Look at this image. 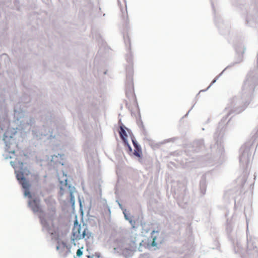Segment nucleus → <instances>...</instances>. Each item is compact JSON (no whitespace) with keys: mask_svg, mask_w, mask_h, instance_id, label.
Returning <instances> with one entry per match:
<instances>
[{"mask_svg":"<svg viewBox=\"0 0 258 258\" xmlns=\"http://www.w3.org/2000/svg\"><path fill=\"white\" fill-rule=\"evenodd\" d=\"M53 214L48 217V222L44 218H40V223L42 226L44 227L51 235L57 233L59 229L60 225V220L55 217V210H53Z\"/></svg>","mask_w":258,"mask_h":258,"instance_id":"1","label":"nucleus"},{"mask_svg":"<svg viewBox=\"0 0 258 258\" xmlns=\"http://www.w3.org/2000/svg\"><path fill=\"white\" fill-rule=\"evenodd\" d=\"M136 248L137 245L135 242L133 241L130 248H125L123 249L122 254L125 258H128L133 255V253L134 251H136Z\"/></svg>","mask_w":258,"mask_h":258,"instance_id":"4","label":"nucleus"},{"mask_svg":"<svg viewBox=\"0 0 258 258\" xmlns=\"http://www.w3.org/2000/svg\"><path fill=\"white\" fill-rule=\"evenodd\" d=\"M119 133L121 139L125 142L127 139V135L123 126H120Z\"/></svg>","mask_w":258,"mask_h":258,"instance_id":"7","label":"nucleus"},{"mask_svg":"<svg viewBox=\"0 0 258 258\" xmlns=\"http://www.w3.org/2000/svg\"><path fill=\"white\" fill-rule=\"evenodd\" d=\"M45 201L46 203H47V200L46 199L45 200Z\"/></svg>","mask_w":258,"mask_h":258,"instance_id":"16","label":"nucleus"},{"mask_svg":"<svg viewBox=\"0 0 258 258\" xmlns=\"http://www.w3.org/2000/svg\"><path fill=\"white\" fill-rule=\"evenodd\" d=\"M133 143L135 148L134 155L138 157H141L142 154L141 148L138 145L136 141L133 140Z\"/></svg>","mask_w":258,"mask_h":258,"instance_id":"6","label":"nucleus"},{"mask_svg":"<svg viewBox=\"0 0 258 258\" xmlns=\"http://www.w3.org/2000/svg\"><path fill=\"white\" fill-rule=\"evenodd\" d=\"M29 187L28 186L27 188H24L25 189L24 194L26 196H28L30 198H31V195L29 191Z\"/></svg>","mask_w":258,"mask_h":258,"instance_id":"12","label":"nucleus"},{"mask_svg":"<svg viewBox=\"0 0 258 258\" xmlns=\"http://www.w3.org/2000/svg\"><path fill=\"white\" fill-rule=\"evenodd\" d=\"M11 163L13 166L16 165L17 164H19L21 166H22L23 165V163L22 161L18 160L17 158L16 159L15 161L11 162Z\"/></svg>","mask_w":258,"mask_h":258,"instance_id":"10","label":"nucleus"},{"mask_svg":"<svg viewBox=\"0 0 258 258\" xmlns=\"http://www.w3.org/2000/svg\"><path fill=\"white\" fill-rule=\"evenodd\" d=\"M121 19L124 21L126 22L128 20V15H127V9L126 8H122L121 9Z\"/></svg>","mask_w":258,"mask_h":258,"instance_id":"9","label":"nucleus"},{"mask_svg":"<svg viewBox=\"0 0 258 258\" xmlns=\"http://www.w3.org/2000/svg\"><path fill=\"white\" fill-rule=\"evenodd\" d=\"M16 173L17 179L19 180L23 188H27L28 186H30L29 182L24 178V174L22 172L16 171Z\"/></svg>","mask_w":258,"mask_h":258,"instance_id":"5","label":"nucleus"},{"mask_svg":"<svg viewBox=\"0 0 258 258\" xmlns=\"http://www.w3.org/2000/svg\"><path fill=\"white\" fill-rule=\"evenodd\" d=\"M7 150L8 151V152L9 153H12V154L13 155H15V151H11V150H10L9 148H7Z\"/></svg>","mask_w":258,"mask_h":258,"instance_id":"14","label":"nucleus"},{"mask_svg":"<svg viewBox=\"0 0 258 258\" xmlns=\"http://www.w3.org/2000/svg\"><path fill=\"white\" fill-rule=\"evenodd\" d=\"M88 232V230L86 228H84L82 229L81 227L79 226L77 228V231H75V229H74V234L75 236L76 239H81L83 238H88L89 236L88 234L86 233Z\"/></svg>","mask_w":258,"mask_h":258,"instance_id":"3","label":"nucleus"},{"mask_svg":"<svg viewBox=\"0 0 258 258\" xmlns=\"http://www.w3.org/2000/svg\"><path fill=\"white\" fill-rule=\"evenodd\" d=\"M83 254V252L81 249H78L77 251V255L78 256H81Z\"/></svg>","mask_w":258,"mask_h":258,"instance_id":"13","label":"nucleus"},{"mask_svg":"<svg viewBox=\"0 0 258 258\" xmlns=\"http://www.w3.org/2000/svg\"><path fill=\"white\" fill-rule=\"evenodd\" d=\"M19 156H23V154H20Z\"/></svg>","mask_w":258,"mask_h":258,"instance_id":"15","label":"nucleus"},{"mask_svg":"<svg viewBox=\"0 0 258 258\" xmlns=\"http://www.w3.org/2000/svg\"><path fill=\"white\" fill-rule=\"evenodd\" d=\"M156 233V232H155L154 231H153L152 233V237H153V241H152V245L153 246H156L157 245V243L156 242V236H154V234Z\"/></svg>","mask_w":258,"mask_h":258,"instance_id":"11","label":"nucleus"},{"mask_svg":"<svg viewBox=\"0 0 258 258\" xmlns=\"http://www.w3.org/2000/svg\"><path fill=\"white\" fill-rule=\"evenodd\" d=\"M126 95L127 97L134 98L135 97L134 88L132 85H131L126 90Z\"/></svg>","mask_w":258,"mask_h":258,"instance_id":"8","label":"nucleus"},{"mask_svg":"<svg viewBox=\"0 0 258 258\" xmlns=\"http://www.w3.org/2000/svg\"><path fill=\"white\" fill-rule=\"evenodd\" d=\"M29 207L34 213L42 212V209L40 205V200L37 199L30 200L28 202Z\"/></svg>","mask_w":258,"mask_h":258,"instance_id":"2","label":"nucleus"}]
</instances>
